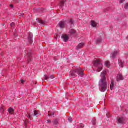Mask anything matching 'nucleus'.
<instances>
[{"mask_svg":"<svg viewBox=\"0 0 128 128\" xmlns=\"http://www.w3.org/2000/svg\"><path fill=\"white\" fill-rule=\"evenodd\" d=\"M106 76V70H104L101 73V79L99 82V89L102 92H104L108 88V82Z\"/></svg>","mask_w":128,"mask_h":128,"instance_id":"obj_1","label":"nucleus"},{"mask_svg":"<svg viewBox=\"0 0 128 128\" xmlns=\"http://www.w3.org/2000/svg\"><path fill=\"white\" fill-rule=\"evenodd\" d=\"M77 74L80 76H84V70L80 68L72 70L70 72V76L74 78L77 76Z\"/></svg>","mask_w":128,"mask_h":128,"instance_id":"obj_2","label":"nucleus"},{"mask_svg":"<svg viewBox=\"0 0 128 128\" xmlns=\"http://www.w3.org/2000/svg\"><path fill=\"white\" fill-rule=\"evenodd\" d=\"M94 64L98 72H102L104 65L100 59L95 60L94 62Z\"/></svg>","mask_w":128,"mask_h":128,"instance_id":"obj_3","label":"nucleus"},{"mask_svg":"<svg viewBox=\"0 0 128 128\" xmlns=\"http://www.w3.org/2000/svg\"><path fill=\"white\" fill-rule=\"evenodd\" d=\"M124 78L122 73H119L117 76L116 82H120V80H124Z\"/></svg>","mask_w":128,"mask_h":128,"instance_id":"obj_4","label":"nucleus"},{"mask_svg":"<svg viewBox=\"0 0 128 128\" xmlns=\"http://www.w3.org/2000/svg\"><path fill=\"white\" fill-rule=\"evenodd\" d=\"M120 54V51L116 50L114 52H113L112 54V58H116L118 56V54Z\"/></svg>","mask_w":128,"mask_h":128,"instance_id":"obj_5","label":"nucleus"},{"mask_svg":"<svg viewBox=\"0 0 128 128\" xmlns=\"http://www.w3.org/2000/svg\"><path fill=\"white\" fill-rule=\"evenodd\" d=\"M27 56H28V62L30 64L32 62V52H28Z\"/></svg>","mask_w":128,"mask_h":128,"instance_id":"obj_6","label":"nucleus"},{"mask_svg":"<svg viewBox=\"0 0 128 128\" xmlns=\"http://www.w3.org/2000/svg\"><path fill=\"white\" fill-rule=\"evenodd\" d=\"M62 38H63V40H64V42H68V36L66 34H63L62 36Z\"/></svg>","mask_w":128,"mask_h":128,"instance_id":"obj_7","label":"nucleus"},{"mask_svg":"<svg viewBox=\"0 0 128 128\" xmlns=\"http://www.w3.org/2000/svg\"><path fill=\"white\" fill-rule=\"evenodd\" d=\"M59 26L60 28H64L66 26V22L62 21L59 23Z\"/></svg>","mask_w":128,"mask_h":128,"instance_id":"obj_8","label":"nucleus"},{"mask_svg":"<svg viewBox=\"0 0 128 128\" xmlns=\"http://www.w3.org/2000/svg\"><path fill=\"white\" fill-rule=\"evenodd\" d=\"M32 34L30 33L28 38V40L29 42L32 44Z\"/></svg>","mask_w":128,"mask_h":128,"instance_id":"obj_9","label":"nucleus"},{"mask_svg":"<svg viewBox=\"0 0 128 128\" xmlns=\"http://www.w3.org/2000/svg\"><path fill=\"white\" fill-rule=\"evenodd\" d=\"M84 46V43H80V44L76 48V50H80V48H82Z\"/></svg>","mask_w":128,"mask_h":128,"instance_id":"obj_10","label":"nucleus"},{"mask_svg":"<svg viewBox=\"0 0 128 128\" xmlns=\"http://www.w3.org/2000/svg\"><path fill=\"white\" fill-rule=\"evenodd\" d=\"M114 80H111V84L110 86V90H114Z\"/></svg>","mask_w":128,"mask_h":128,"instance_id":"obj_11","label":"nucleus"},{"mask_svg":"<svg viewBox=\"0 0 128 128\" xmlns=\"http://www.w3.org/2000/svg\"><path fill=\"white\" fill-rule=\"evenodd\" d=\"M90 24L92 28H96L98 26V24L96 22V21L92 20L90 22Z\"/></svg>","mask_w":128,"mask_h":128,"instance_id":"obj_12","label":"nucleus"},{"mask_svg":"<svg viewBox=\"0 0 128 128\" xmlns=\"http://www.w3.org/2000/svg\"><path fill=\"white\" fill-rule=\"evenodd\" d=\"M8 112L10 114H14V110L13 108H9Z\"/></svg>","mask_w":128,"mask_h":128,"instance_id":"obj_13","label":"nucleus"},{"mask_svg":"<svg viewBox=\"0 0 128 128\" xmlns=\"http://www.w3.org/2000/svg\"><path fill=\"white\" fill-rule=\"evenodd\" d=\"M66 0H62L60 2V8H62L63 6H64V3L66 2Z\"/></svg>","mask_w":128,"mask_h":128,"instance_id":"obj_14","label":"nucleus"},{"mask_svg":"<svg viewBox=\"0 0 128 128\" xmlns=\"http://www.w3.org/2000/svg\"><path fill=\"white\" fill-rule=\"evenodd\" d=\"M124 118H118V122L119 124H124Z\"/></svg>","mask_w":128,"mask_h":128,"instance_id":"obj_15","label":"nucleus"},{"mask_svg":"<svg viewBox=\"0 0 128 128\" xmlns=\"http://www.w3.org/2000/svg\"><path fill=\"white\" fill-rule=\"evenodd\" d=\"M76 30H74V29H71L70 30V33L71 34H76Z\"/></svg>","mask_w":128,"mask_h":128,"instance_id":"obj_16","label":"nucleus"},{"mask_svg":"<svg viewBox=\"0 0 128 128\" xmlns=\"http://www.w3.org/2000/svg\"><path fill=\"white\" fill-rule=\"evenodd\" d=\"M119 64L120 68H124V61L122 60H119Z\"/></svg>","mask_w":128,"mask_h":128,"instance_id":"obj_17","label":"nucleus"},{"mask_svg":"<svg viewBox=\"0 0 128 128\" xmlns=\"http://www.w3.org/2000/svg\"><path fill=\"white\" fill-rule=\"evenodd\" d=\"M48 78H54V76H45V80H48Z\"/></svg>","mask_w":128,"mask_h":128,"instance_id":"obj_18","label":"nucleus"},{"mask_svg":"<svg viewBox=\"0 0 128 128\" xmlns=\"http://www.w3.org/2000/svg\"><path fill=\"white\" fill-rule=\"evenodd\" d=\"M105 66L106 68H110V61H106L105 62Z\"/></svg>","mask_w":128,"mask_h":128,"instance_id":"obj_19","label":"nucleus"},{"mask_svg":"<svg viewBox=\"0 0 128 128\" xmlns=\"http://www.w3.org/2000/svg\"><path fill=\"white\" fill-rule=\"evenodd\" d=\"M59 122H60V121L56 119V120H54L53 122H54V124H55V126H58V124Z\"/></svg>","mask_w":128,"mask_h":128,"instance_id":"obj_20","label":"nucleus"},{"mask_svg":"<svg viewBox=\"0 0 128 128\" xmlns=\"http://www.w3.org/2000/svg\"><path fill=\"white\" fill-rule=\"evenodd\" d=\"M48 116H54V112H52V113H50V112H49Z\"/></svg>","mask_w":128,"mask_h":128,"instance_id":"obj_21","label":"nucleus"},{"mask_svg":"<svg viewBox=\"0 0 128 128\" xmlns=\"http://www.w3.org/2000/svg\"><path fill=\"white\" fill-rule=\"evenodd\" d=\"M28 124V119H26V120H25V121L24 122V126H26V125Z\"/></svg>","mask_w":128,"mask_h":128,"instance_id":"obj_22","label":"nucleus"},{"mask_svg":"<svg viewBox=\"0 0 128 128\" xmlns=\"http://www.w3.org/2000/svg\"><path fill=\"white\" fill-rule=\"evenodd\" d=\"M124 8L125 10H128V3H126L124 4Z\"/></svg>","mask_w":128,"mask_h":128,"instance_id":"obj_23","label":"nucleus"},{"mask_svg":"<svg viewBox=\"0 0 128 128\" xmlns=\"http://www.w3.org/2000/svg\"><path fill=\"white\" fill-rule=\"evenodd\" d=\"M38 22H39V24H44V20L38 18Z\"/></svg>","mask_w":128,"mask_h":128,"instance_id":"obj_24","label":"nucleus"},{"mask_svg":"<svg viewBox=\"0 0 128 128\" xmlns=\"http://www.w3.org/2000/svg\"><path fill=\"white\" fill-rule=\"evenodd\" d=\"M27 118H28L30 120H32V116H30V114H28L27 115Z\"/></svg>","mask_w":128,"mask_h":128,"instance_id":"obj_25","label":"nucleus"},{"mask_svg":"<svg viewBox=\"0 0 128 128\" xmlns=\"http://www.w3.org/2000/svg\"><path fill=\"white\" fill-rule=\"evenodd\" d=\"M38 111H36V110H35L34 112V115L35 116H38Z\"/></svg>","mask_w":128,"mask_h":128,"instance_id":"obj_26","label":"nucleus"},{"mask_svg":"<svg viewBox=\"0 0 128 128\" xmlns=\"http://www.w3.org/2000/svg\"><path fill=\"white\" fill-rule=\"evenodd\" d=\"M92 124H94V126L96 124V120H93L92 121Z\"/></svg>","mask_w":128,"mask_h":128,"instance_id":"obj_27","label":"nucleus"},{"mask_svg":"<svg viewBox=\"0 0 128 128\" xmlns=\"http://www.w3.org/2000/svg\"><path fill=\"white\" fill-rule=\"evenodd\" d=\"M124 2H126V0H120V4H124Z\"/></svg>","mask_w":128,"mask_h":128,"instance_id":"obj_28","label":"nucleus"},{"mask_svg":"<svg viewBox=\"0 0 128 128\" xmlns=\"http://www.w3.org/2000/svg\"><path fill=\"white\" fill-rule=\"evenodd\" d=\"M68 120L70 122H72V117H70L68 119Z\"/></svg>","mask_w":128,"mask_h":128,"instance_id":"obj_29","label":"nucleus"},{"mask_svg":"<svg viewBox=\"0 0 128 128\" xmlns=\"http://www.w3.org/2000/svg\"><path fill=\"white\" fill-rule=\"evenodd\" d=\"M70 24H74V20L71 19L70 21Z\"/></svg>","mask_w":128,"mask_h":128,"instance_id":"obj_30","label":"nucleus"},{"mask_svg":"<svg viewBox=\"0 0 128 128\" xmlns=\"http://www.w3.org/2000/svg\"><path fill=\"white\" fill-rule=\"evenodd\" d=\"M38 84V82L36 81L33 82L32 84V85L34 86V84Z\"/></svg>","mask_w":128,"mask_h":128,"instance_id":"obj_31","label":"nucleus"},{"mask_svg":"<svg viewBox=\"0 0 128 128\" xmlns=\"http://www.w3.org/2000/svg\"><path fill=\"white\" fill-rule=\"evenodd\" d=\"M0 112H4V109L2 107L0 108Z\"/></svg>","mask_w":128,"mask_h":128,"instance_id":"obj_32","label":"nucleus"},{"mask_svg":"<svg viewBox=\"0 0 128 128\" xmlns=\"http://www.w3.org/2000/svg\"><path fill=\"white\" fill-rule=\"evenodd\" d=\"M102 42V39H98L97 40V44H100Z\"/></svg>","mask_w":128,"mask_h":128,"instance_id":"obj_33","label":"nucleus"},{"mask_svg":"<svg viewBox=\"0 0 128 128\" xmlns=\"http://www.w3.org/2000/svg\"><path fill=\"white\" fill-rule=\"evenodd\" d=\"M106 116H107V118H110V113H108V114H106Z\"/></svg>","mask_w":128,"mask_h":128,"instance_id":"obj_34","label":"nucleus"},{"mask_svg":"<svg viewBox=\"0 0 128 128\" xmlns=\"http://www.w3.org/2000/svg\"><path fill=\"white\" fill-rule=\"evenodd\" d=\"M80 128H84V124H80Z\"/></svg>","mask_w":128,"mask_h":128,"instance_id":"obj_35","label":"nucleus"},{"mask_svg":"<svg viewBox=\"0 0 128 128\" xmlns=\"http://www.w3.org/2000/svg\"><path fill=\"white\" fill-rule=\"evenodd\" d=\"M10 26H12H12H14V23L12 22L10 24Z\"/></svg>","mask_w":128,"mask_h":128,"instance_id":"obj_36","label":"nucleus"},{"mask_svg":"<svg viewBox=\"0 0 128 128\" xmlns=\"http://www.w3.org/2000/svg\"><path fill=\"white\" fill-rule=\"evenodd\" d=\"M21 84H24V80H21Z\"/></svg>","mask_w":128,"mask_h":128,"instance_id":"obj_37","label":"nucleus"},{"mask_svg":"<svg viewBox=\"0 0 128 128\" xmlns=\"http://www.w3.org/2000/svg\"><path fill=\"white\" fill-rule=\"evenodd\" d=\"M48 124H52V120H48Z\"/></svg>","mask_w":128,"mask_h":128,"instance_id":"obj_38","label":"nucleus"},{"mask_svg":"<svg viewBox=\"0 0 128 128\" xmlns=\"http://www.w3.org/2000/svg\"><path fill=\"white\" fill-rule=\"evenodd\" d=\"M10 6V8H14V5L11 4V5Z\"/></svg>","mask_w":128,"mask_h":128,"instance_id":"obj_39","label":"nucleus"},{"mask_svg":"<svg viewBox=\"0 0 128 128\" xmlns=\"http://www.w3.org/2000/svg\"><path fill=\"white\" fill-rule=\"evenodd\" d=\"M54 60H58L56 59V58H54Z\"/></svg>","mask_w":128,"mask_h":128,"instance_id":"obj_40","label":"nucleus"}]
</instances>
